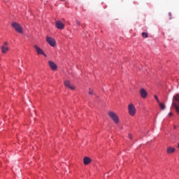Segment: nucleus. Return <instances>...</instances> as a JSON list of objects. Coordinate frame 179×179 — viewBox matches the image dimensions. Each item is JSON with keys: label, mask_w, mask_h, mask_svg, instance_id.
Here are the masks:
<instances>
[{"label": "nucleus", "mask_w": 179, "mask_h": 179, "mask_svg": "<svg viewBox=\"0 0 179 179\" xmlns=\"http://www.w3.org/2000/svg\"><path fill=\"white\" fill-rule=\"evenodd\" d=\"M56 27H57V29H59V30H62V29H64V27H65V25L61 21H56Z\"/></svg>", "instance_id": "nucleus-6"}, {"label": "nucleus", "mask_w": 179, "mask_h": 179, "mask_svg": "<svg viewBox=\"0 0 179 179\" xmlns=\"http://www.w3.org/2000/svg\"><path fill=\"white\" fill-rule=\"evenodd\" d=\"M34 48L37 52V54L42 55H44V57H47V55H45V53H44V51H43V50L41 48H40V47L37 46V45H34Z\"/></svg>", "instance_id": "nucleus-5"}, {"label": "nucleus", "mask_w": 179, "mask_h": 179, "mask_svg": "<svg viewBox=\"0 0 179 179\" xmlns=\"http://www.w3.org/2000/svg\"><path fill=\"white\" fill-rule=\"evenodd\" d=\"M48 64L52 71H55L57 69V66L56 64L54 63V62L49 61Z\"/></svg>", "instance_id": "nucleus-9"}, {"label": "nucleus", "mask_w": 179, "mask_h": 179, "mask_svg": "<svg viewBox=\"0 0 179 179\" xmlns=\"http://www.w3.org/2000/svg\"><path fill=\"white\" fill-rule=\"evenodd\" d=\"M1 47H8V42L7 41L4 42L3 45H1Z\"/></svg>", "instance_id": "nucleus-17"}, {"label": "nucleus", "mask_w": 179, "mask_h": 179, "mask_svg": "<svg viewBox=\"0 0 179 179\" xmlns=\"http://www.w3.org/2000/svg\"><path fill=\"white\" fill-rule=\"evenodd\" d=\"M129 138L130 139H132V134H129Z\"/></svg>", "instance_id": "nucleus-22"}, {"label": "nucleus", "mask_w": 179, "mask_h": 179, "mask_svg": "<svg viewBox=\"0 0 179 179\" xmlns=\"http://www.w3.org/2000/svg\"><path fill=\"white\" fill-rule=\"evenodd\" d=\"M64 86H66V87H69V89H71V90H75V86L71 85V83H69V80L64 81Z\"/></svg>", "instance_id": "nucleus-7"}, {"label": "nucleus", "mask_w": 179, "mask_h": 179, "mask_svg": "<svg viewBox=\"0 0 179 179\" xmlns=\"http://www.w3.org/2000/svg\"><path fill=\"white\" fill-rule=\"evenodd\" d=\"M142 37H143V38H148V33L143 32Z\"/></svg>", "instance_id": "nucleus-15"}, {"label": "nucleus", "mask_w": 179, "mask_h": 179, "mask_svg": "<svg viewBox=\"0 0 179 179\" xmlns=\"http://www.w3.org/2000/svg\"><path fill=\"white\" fill-rule=\"evenodd\" d=\"M154 97H155V100H157V103H160V101H159V98L157 97V95H155Z\"/></svg>", "instance_id": "nucleus-16"}, {"label": "nucleus", "mask_w": 179, "mask_h": 179, "mask_svg": "<svg viewBox=\"0 0 179 179\" xmlns=\"http://www.w3.org/2000/svg\"><path fill=\"white\" fill-rule=\"evenodd\" d=\"M160 108H162V110H164V108H166V106H164L163 103H162L161 102L158 103Z\"/></svg>", "instance_id": "nucleus-14"}, {"label": "nucleus", "mask_w": 179, "mask_h": 179, "mask_svg": "<svg viewBox=\"0 0 179 179\" xmlns=\"http://www.w3.org/2000/svg\"><path fill=\"white\" fill-rule=\"evenodd\" d=\"M129 114L131 116L135 115L136 114V109L135 108V106L132 103L129 104L128 106Z\"/></svg>", "instance_id": "nucleus-2"}, {"label": "nucleus", "mask_w": 179, "mask_h": 179, "mask_svg": "<svg viewBox=\"0 0 179 179\" xmlns=\"http://www.w3.org/2000/svg\"><path fill=\"white\" fill-rule=\"evenodd\" d=\"M174 152H176V148H174L173 147H168L167 148L166 153H168V155H170L171 153H174Z\"/></svg>", "instance_id": "nucleus-11"}, {"label": "nucleus", "mask_w": 179, "mask_h": 179, "mask_svg": "<svg viewBox=\"0 0 179 179\" xmlns=\"http://www.w3.org/2000/svg\"><path fill=\"white\" fill-rule=\"evenodd\" d=\"M46 41L47 43H48L49 45H50L51 47H55V45H57L55 40L51 37H47Z\"/></svg>", "instance_id": "nucleus-4"}, {"label": "nucleus", "mask_w": 179, "mask_h": 179, "mask_svg": "<svg viewBox=\"0 0 179 179\" xmlns=\"http://www.w3.org/2000/svg\"><path fill=\"white\" fill-rule=\"evenodd\" d=\"M172 106H173V107H175V108H176V110L177 113H178V114H179V106H178V105H177V103H172Z\"/></svg>", "instance_id": "nucleus-13"}, {"label": "nucleus", "mask_w": 179, "mask_h": 179, "mask_svg": "<svg viewBox=\"0 0 179 179\" xmlns=\"http://www.w3.org/2000/svg\"><path fill=\"white\" fill-rule=\"evenodd\" d=\"M83 163L85 166H87V164H90V163H92V159L87 157H85L83 159Z\"/></svg>", "instance_id": "nucleus-10"}, {"label": "nucleus", "mask_w": 179, "mask_h": 179, "mask_svg": "<svg viewBox=\"0 0 179 179\" xmlns=\"http://www.w3.org/2000/svg\"><path fill=\"white\" fill-rule=\"evenodd\" d=\"M169 117H173V113L170 112V113H169Z\"/></svg>", "instance_id": "nucleus-21"}, {"label": "nucleus", "mask_w": 179, "mask_h": 179, "mask_svg": "<svg viewBox=\"0 0 179 179\" xmlns=\"http://www.w3.org/2000/svg\"><path fill=\"white\" fill-rule=\"evenodd\" d=\"M13 27L17 31V33H23V28L17 22L12 23Z\"/></svg>", "instance_id": "nucleus-3"}, {"label": "nucleus", "mask_w": 179, "mask_h": 179, "mask_svg": "<svg viewBox=\"0 0 179 179\" xmlns=\"http://www.w3.org/2000/svg\"><path fill=\"white\" fill-rule=\"evenodd\" d=\"M173 128H174V129H177V127L176 126H174Z\"/></svg>", "instance_id": "nucleus-23"}, {"label": "nucleus", "mask_w": 179, "mask_h": 179, "mask_svg": "<svg viewBox=\"0 0 179 179\" xmlns=\"http://www.w3.org/2000/svg\"><path fill=\"white\" fill-rule=\"evenodd\" d=\"M169 20H171V16H173V15L171 14V13H169Z\"/></svg>", "instance_id": "nucleus-18"}, {"label": "nucleus", "mask_w": 179, "mask_h": 179, "mask_svg": "<svg viewBox=\"0 0 179 179\" xmlns=\"http://www.w3.org/2000/svg\"><path fill=\"white\" fill-rule=\"evenodd\" d=\"M8 51H9V47L1 46V52H3V54H6V52H8Z\"/></svg>", "instance_id": "nucleus-12"}, {"label": "nucleus", "mask_w": 179, "mask_h": 179, "mask_svg": "<svg viewBox=\"0 0 179 179\" xmlns=\"http://www.w3.org/2000/svg\"><path fill=\"white\" fill-rule=\"evenodd\" d=\"M61 1H65V0H61Z\"/></svg>", "instance_id": "nucleus-24"}, {"label": "nucleus", "mask_w": 179, "mask_h": 179, "mask_svg": "<svg viewBox=\"0 0 179 179\" xmlns=\"http://www.w3.org/2000/svg\"><path fill=\"white\" fill-rule=\"evenodd\" d=\"M108 115L110 117L113 121H114L115 124H118V122H120V118H118V116L115 113L110 111L108 112Z\"/></svg>", "instance_id": "nucleus-1"}, {"label": "nucleus", "mask_w": 179, "mask_h": 179, "mask_svg": "<svg viewBox=\"0 0 179 179\" xmlns=\"http://www.w3.org/2000/svg\"><path fill=\"white\" fill-rule=\"evenodd\" d=\"M76 23L78 24V26H80V22H79V20H76Z\"/></svg>", "instance_id": "nucleus-19"}, {"label": "nucleus", "mask_w": 179, "mask_h": 179, "mask_svg": "<svg viewBox=\"0 0 179 179\" xmlns=\"http://www.w3.org/2000/svg\"><path fill=\"white\" fill-rule=\"evenodd\" d=\"M89 94H93V90H92L91 89H90Z\"/></svg>", "instance_id": "nucleus-20"}, {"label": "nucleus", "mask_w": 179, "mask_h": 179, "mask_svg": "<svg viewBox=\"0 0 179 179\" xmlns=\"http://www.w3.org/2000/svg\"><path fill=\"white\" fill-rule=\"evenodd\" d=\"M140 94L143 99H146L148 96V92H146V90H145V89L141 88L140 90Z\"/></svg>", "instance_id": "nucleus-8"}]
</instances>
